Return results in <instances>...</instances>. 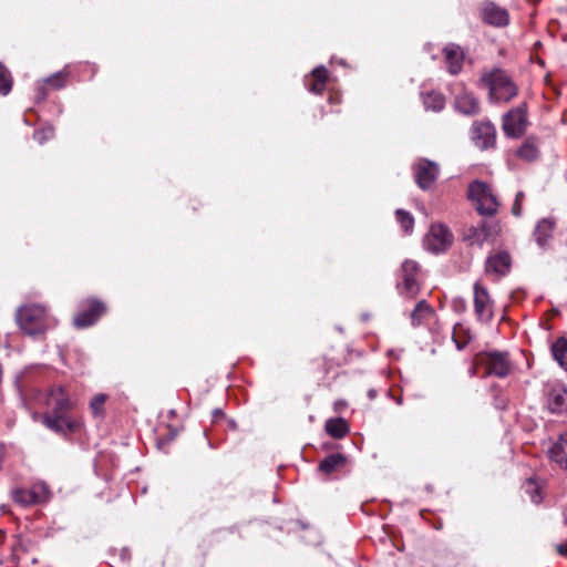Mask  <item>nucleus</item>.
Returning <instances> with one entry per match:
<instances>
[{
  "instance_id": "1",
  "label": "nucleus",
  "mask_w": 567,
  "mask_h": 567,
  "mask_svg": "<svg viewBox=\"0 0 567 567\" xmlns=\"http://www.w3.org/2000/svg\"><path fill=\"white\" fill-rule=\"evenodd\" d=\"M47 406L49 411L43 416V423L53 432L69 435L82 429V419L69 413L72 403L62 386L51 388L47 398Z\"/></svg>"
},
{
  "instance_id": "2",
  "label": "nucleus",
  "mask_w": 567,
  "mask_h": 567,
  "mask_svg": "<svg viewBox=\"0 0 567 567\" xmlns=\"http://www.w3.org/2000/svg\"><path fill=\"white\" fill-rule=\"evenodd\" d=\"M16 320L20 329L29 336L44 333L50 327V318L44 307L39 305L20 307L17 310Z\"/></svg>"
},
{
  "instance_id": "3",
  "label": "nucleus",
  "mask_w": 567,
  "mask_h": 567,
  "mask_svg": "<svg viewBox=\"0 0 567 567\" xmlns=\"http://www.w3.org/2000/svg\"><path fill=\"white\" fill-rule=\"evenodd\" d=\"M482 80L489 89V96L495 101L507 102L517 94L516 85L501 70H494L488 74H484Z\"/></svg>"
},
{
  "instance_id": "4",
  "label": "nucleus",
  "mask_w": 567,
  "mask_h": 567,
  "mask_svg": "<svg viewBox=\"0 0 567 567\" xmlns=\"http://www.w3.org/2000/svg\"><path fill=\"white\" fill-rule=\"evenodd\" d=\"M544 408L550 414L567 413V386L558 380L548 381L544 385Z\"/></svg>"
},
{
  "instance_id": "5",
  "label": "nucleus",
  "mask_w": 567,
  "mask_h": 567,
  "mask_svg": "<svg viewBox=\"0 0 567 567\" xmlns=\"http://www.w3.org/2000/svg\"><path fill=\"white\" fill-rule=\"evenodd\" d=\"M480 362L485 368V375L506 378L513 371L508 352L492 350L480 355Z\"/></svg>"
},
{
  "instance_id": "6",
  "label": "nucleus",
  "mask_w": 567,
  "mask_h": 567,
  "mask_svg": "<svg viewBox=\"0 0 567 567\" xmlns=\"http://www.w3.org/2000/svg\"><path fill=\"white\" fill-rule=\"evenodd\" d=\"M468 197L476 204L481 215H494L498 208V202L488 185L474 182L468 187Z\"/></svg>"
},
{
  "instance_id": "7",
  "label": "nucleus",
  "mask_w": 567,
  "mask_h": 567,
  "mask_svg": "<svg viewBox=\"0 0 567 567\" xmlns=\"http://www.w3.org/2000/svg\"><path fill=\"white\" fill-rule=\"evenodd\" d=\"M453 234L443 224H433L425 236L423 244L426 250L433 254H440L451 247Z\"/></svg>"
},
{
  "instance_id": "8",
  "label": "nucleus",
  "mask_w": 567,
  "mask_h": 567,
  "mask_svg": "<svg viewBox=\"0 0 567 567\" xmlns=\"http://www.w3.org/2000/svg\"><path fill=\"white\" fill-rule=\"evenodd\" d=\"M402 284L398 286L400 295L406 298H414L420 291V284L416 279L419 265L412 260H405L401 267Z\"/></svg>"
},
{
  "instance_id": "9",
  "label": "nucleus",
  "mask_w": 567,
  "mask_h": 567,
  "mask_svg": "<svg viewBox=\"0 0 567 567\" xmlns=\"http://www.w3.org/2000/svg\"><path fill=\"white\" fill-rule=\"evenodd\" d=\"M106 311V306L95 299L87 300L80 312L74 317L76 328H86L94 324Z\"/></svg>"
},
{
  "instance_id": "10",
  "label": "nucleus",
  "mask_w": 567,
  "mask_h": 567,
  "mask_svg": "<svg viewBox=\"0 0 567 567\" xmlns=\"http://www.w3.org/2000/svg\"><path fill=\"white\" fill-rule=\"evenodd\" d=\"M527 126L525 106L513 109L503 117V130L507 136L518 137L524 134Z\"/></svg>"
},
{
  "instance_id": "11",
  "label": "nucleus",
  "mask_w": 567,
  "mask_h": 567,
  "mask_svg": "<svg viewBox=\"0 0 567 567\" xmlns=\"http://www.w3.org/2000/svg\"><path fill=\"white\" fill-rule=\"evenodd\" d=\"M439 166L434 162L420 159L414 165L415 182L420 188L430 189L439 176Z\"/></svg>"
},
{
  "instance_id": "12",
  "label": "nucleus",
  "mask_w": 567,
  "mask_h": 567,
  "mask_svg": "<svg viewBox=\"0 0 567 567\" xmlns=\"http://www.w3.org/2000/svg\"><path fill=\"white\" fill-rule=\"evenodd\" d=\"M474 309L481 321L487 322L493 318V301L487 289L478 281L474 284Z\"/></svg>"
},
{
  "instance_id": "13",
  "label": "nucleus",
  "mask_w": 567,
  "mask_h": 567,
  "mask_svg": "<svg viewBox=\"0 0 567 567\" xmlns=\"http://www.w3.org/2000/svg\"><path fill=\"white\" fill-rule=\"evenodd\" d=\"M472 140L481 150L494 146L496 141L495 126L489 122H475L472 126Z\"/></svg>"
},
{
  "instance_id": "14",
  "label": "nucleus",
  "mask_w": 567,
  "mask_h": 567,
  "mask_svg": "<svg viewBox=\"0 0 567 567\" xmlns=\"http://www.w3.org/2000/svg\"><path fill=\"white\" fill-rule=\"evenodd\" d=\"M492 234V226L486 221H481L476 226H468L464 229L463 239L470 246H482L488 240Z\"/></svg>"
},
{
  "instance_id": "15",
  "label": "nucleus",
  "mask_w": 567,
  "mask_h": 567,
  "mask_svg": "<svg viewBox=\"0 0 567 567\" xmlns=\"http://www.w3.org/2000/svg\"><path fill=\"white\" fill-rule=\"evenodd\" d=\"M483 20L494 27H505L508 24V12L493 2L484 3L482 8Z\"/></svg>"
},
{
  "instance_id": "16",
  "label": "nucleus",
  "mask_w": 567,
  "mask_h": 567,
  "mask_svg": "<svg viewBox=\"0 0 567 567\" xmlns=\"http://www.w3.org/2000/svg\"><path fill=\"white\" fill-rule=\"evenodd\" d=\"M511 269V256L506 251H498L486 259L485 270L488 274L505 276Z\"/></svg>"
},
{
  "instance_id": "17",
  "label": "nucleus",
  "mask_w": 567,
  "mask_h": 567,
  "mask_svg": "<svg viewBox=\"0 0 567 567\" xmlns=\"http://www.w3.org/2000/svg\"><path fill=\"white\" fill-rule=\"evenodd\" d=\"M444 55L449 72L454 75L460 73L464 61V53L462 49L458 45L449 44L444 48Z\"/></svg>"
},
{
  "instance_id": "18",
  "label": "nucleus",
  "mask_w": 567,
  "mask_h": 567,
  "mask_svg": "<svg viewBox=\"0 0 567 567\" xmlns=\"http://www.w3.org/2000/svg\"><path fill=\"white\" fill-rule=\"evenodd\" d=\"M455 107L466 115H473L478 112L480 104L472 93L464 91L456 95Z\"/></svg>"
},
{
  "instance_id": "19",
  "label": "nucleus",
  "mask_w": 567,
  "mask_h": 567,
  "mask_svg": "<svg viewBox=\"0 0 567 567\" xmlns=\"http://www.w3.org/2000/svg\"><path fill=\"white\" fill-rule=\"evenodd\" d=\"M555 228V220L551 218H544L539 220L535 227L534 236L538 246L543 247L551 237Z\"/></svg>"
},
{
  "instance_id": "20",
  "label": "nucleus",
  "mask_w": 567,
  "mask_h": 567,
  "mask_svg": "<svg viewBox=\"0 0 567 567\" xmlns=\"http://www.w3.org/2000/svg\"><path fill=\"white\" fill-rule=\"evenodd\" d=\"M547 456L559 468L567 470V452L566 447L560 445V443L553 442L547 449Z\"/></svg>"
},
{
  "instance_id": "21",
  "label": "nucleus",
  "mask_w": 567,
  "mask_h": 567,
  "mask_svg": "<svg viewBox=\"0 0 567 567\" xmlns=\"http://www.w3.org/2000/svg\"><path fill=\"white\" fill-rule=\"evenodd\" d=\"M328 70L324 66L316 68L311 73V83H308L309 91L321 94L326 87Z\"/></svg>"
},
{
  "instance_id": "22",
  "label": "nucleus",
  "mask_w": 567,
  "mask_h": 567,
  "mask_svg": "<svg viewBox=\"0 0 567 567\" xmlns=\"http://www.w3.org/2000/svg\"><path fill=\"white\" fill-rule=\"evenodd\" d=\"M516 156L523 161L532 162L538 158L539 148L535 138H527L516 151Z\"/></svg>"
},
{
  "instance_id": "23",
  "label": "nucleus",
  "mask_w": 567,
  "mask_h": 567,
  "mask_svg": "<svg viewBox=\"0 0 567 567\" xmlns=\"http://www.w3.org/2000/svg\"><path fill=\"white\" fill-rule=\"evenodd\" d=\"M326 431L334 439L343 437L348 431V424L343 419H331L326 423Z\"/></svg>"
},
{
  "instance_id": "24",
  "label": "nucleus",
  "mask_w": 567,
  "mask_h": 567,
  "mask_svg": "<svg viewBox=\"0 0 567 567\" xmlns=\"http://www.w3.org/2000/svg\"><path fill=\"white\" fill-rule=\"evenodd\" d=\"M551 352L558 364L567 370V340L565 338L557 339L551 346Z\"/></svg>"
},
{
  "instance_id": "25",
  "label": "nucleus",
  "mask_w": 567,
  "mask_h": 567,
  "mask_svg": "<svg viewBox=\"0 0 567 567\" xmlns=\"http://www.w3.org/2000/svg\"><path fill=\"white\" fill-rule=\"evenodd\" d=\"M346 458L341 454H331L323 458L319 464V470L326 474L333 473L337 468L342 466Z\"/></svg>"
},
{
  "instance_id": "26",
  "label": "nucleus",
  "mask_w": 567,
  "mask_h": 567,
  "mask_svg": "<svg viewBox=\"0 0 567 567\" xmlns=\"http://www.w3.org/2000/svg\"><path fill=\"white\" fill-rule=\"evenodd\" d=\"M423 104L426 110L439 112L445 106L444 96L435 91H431L423 96Z\"/></svg>"
},
{
  "instance_id": "27",
  "label": "nucleus",
  "mask_w": 567,
  "mask_h": 567,
  "mask_svg": "<svg viewBox=\"0 0 567 567\" xmlns=\"http://www.w3.org/2000/svg\"><path fill=\"white\" fill-rule=\"evenodd\" d=\"M432 308L425 300H420L414 310L411 312V321L413 326H419L424 319L430 317Z\"/></svg>"
},
{
  "instance_id": "28",
  "label": "nucleus",
  "mask_w": 567,
  "mask_h": 567,
  "mask_svg": "<svg viewBox=\"0 0 567 567\" xmlns=\"http://www.w3.org/2000/svg\"><path fill=\"white\" fill-rule=\"evenodd\" d=\"M395 217L398 223L401 225L403 231L405 234H411L414 227L413 216L404 209H396Z\"/></svg>"
},
{
  "instance_id": "29",
  "label": "nucleus",
  "mask_w": 567,
  "mask_h": 567,
  "mask_svg": "<svg viewBox=\"0 0 567 567\" xmlns=\"http://www.w3.org/2000/svg\"><path fill=\"white\" fill-rule=\"evenodd\" d=\"M12 89V78L8 69L0 63V94L7 95Z\"/></svg>"
},
{
  "instance_id": "30",
  "label": "nucleus",
  "mask_w": 567,
  "mask_h": 567,
  "mask_svg": "<svg viewBox=\"0 0 567 567\" xmlns=\"http://www.w3.org/2000/svg\"><path fill=\"white\" fill-rule=\"evenodd\" d=\"M12 497H13V499L17 503H19V504H21L23 506L35 504L34 498L32 497L30 488L29 489H27V488L16 489L12 493Z\"/></svg>"
},
{
  "instance_id": "31",
  "label": "nucleus",
  "mask_w": 567,
  "mask_h": 567,
  "mask_svg": "<svg viewBox=\"0 0 567 567\" xmlns=\"http://www.w3.org/2000/svg\"><path fill=\"white\" fill-rule=\"evenodd\" d=\"M32 497L34 498L35 504L45 502L49 498V488L43 483H38L32 485L30 488Z\"/></svg>"
},
{
  "instance_id": "32",
  "label": "nucleus",
  "mask_w": 567,
  "mask_h": 567,
  "mask_svg": "<svg viewBox=\"0 0 567 567\" xmlns=\"http://www.w3.org/2000/svg\"><path fill=\"white\" fill-rule=\"evenodd\" d=\"M106 399H107V396L102 393L96 394L92 398V400L90 402V409L95 416L103 414V405H104Z\"/></svg>"
},
{
  "instance_id": "33",
  "label": "nucleus",
  "mask_w": 567,
  "mask_h": 567,
  "mask_svg": "<svg viewBox=\"0 0 567 567\" xmlns=\"http://www.w3.org/2000/svg\"><path fill=\"white\" fill-rule=\"evenodd\" d=\"M66 75L62 72H58L45 79V83H48L53 89H61L64 86Z\"/></svg>"
},
{
  "instance_id": "34",
  "label": "nucleus",
  "mask_w": 567,
  "mask_h": 567,
  "mask_svg": "<svg viewBox=\"0 0 567 567\" xmlns=\"http://www.w3.org/2000/svg\"><path fill=\"white\" fill-rule=\"evenodd\" d=\"M557 443H560L564 447H567V429L559 434Z\"/></svg>"
},
{
  "instance_id": "35",
  "label": "nucleus",
  "mask_w": 567,
  "mask_h": 567,
  "mask_svg": "<svg viewBox=\"0 0 567 567\" xmlns=\"http://www.w3.org/2000/svg\"><path fill=\"white\" fill-rule=\"evenodd\" d=\"M513 215L520 216L522 215V203H518V200H515L513 208H512Z\"/></svg>"
},
{
  "instance_id": "36",
  "label": "nucleus",
  "mask_w": 567,
  "mask_h": 567,
  "mask_svg": "<svg viewBox=\"0 0 567 567\" xmlns=\"http://www.w3.org/2000/svg\"><path fill=\"white\" fill-rule=\"evenodd\" d=\"M34 138L40 143L42 144L44 138H45V132L44 131H39V132H35L34 133Z\"/></svg>"
},
{
  "instance_id": "37",
  "label": "nucleus",
  "mask_w": 567,
  "mask_h": 567,
  "mask_svg": "<svg viewBox=\"0 0 567 567\" xmlns=\"http://www.w3.org/2000/svg\"><path fill=\"white\" fill-rule=\"evenodd\" d=\"M557 550L559 551V554H561V555H566V554H567V546H565V545H559V546L557 547Z\"/></svg>"
},
{
  "instance_id": "38",
  "label": "nucleus",
  "mask_w": 567,
  "mask_h": 567,
  "mask_svg": "<svg viewBox=\"0 0 567 567\" xmlns=\"http://www.w3.org/2000/svg\"><path fill=\"white\" fill-rule=\"evenodd\" d=\"M368 396L370 400H373L377 396V391L371 389L368 391Z\"/></svg>"
},
{
  "instance_id": "39",
  "label": "nucleus",
  "mask_w": 567,
  "mask_h": 567,
  "mask_svg": "<svg viewBox=\"0 0 567 567\" xmlns=\"http://www.w3.org/2000/svg\"><path fill=\"white\" fill-rule=\"evenodd\" d=\"M524 197H525L524 193L519 192V193H517L515 200H518V203H522Z\"/></svg>"
},
{
  "instance_id": "40",
  "label": "nucleus",
  "mask_w": 567,
  "mask_h": 567,
  "mask_svg": "<svg viewBox=\"0 0 567 567\" xmlns=\"http://www.w3.org/2000/svg\"><path fill=\"white\" fill-rule=\"evenodd\" d=\"M42 97L45 95V92L43 89H40Z\"/></svg>"
},
{
  "instance_id": "41",
  "label": "nucleus",
  "mask_w": 567,
  "mask_h": 567,
  "mask_svg": "<svg viewBox=\"0 0 567 567\" xmlns=\"http://www.w3.org/2000/svg\"><path fill=\"white\" fill-rule=\"evenodd\" d=\"M565 522L567 523V508L565 509Z\"/></svg>"
}]
</instances>
